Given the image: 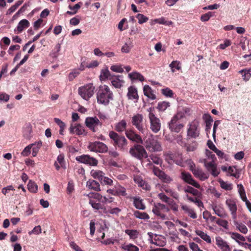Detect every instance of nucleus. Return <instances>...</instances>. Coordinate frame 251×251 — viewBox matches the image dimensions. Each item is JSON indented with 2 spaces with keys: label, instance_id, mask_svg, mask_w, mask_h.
Listing matches in <instances>:
<instances>
[{
  "label": "nucleus",
  "instance_id": "obj_1",
  "mask_svg": "<svg viewBox=\"0 0 251 251\" xmlns=\"http://www.w3.org/2000/svg\"><path fill=\"white\" fill-rule=\"evenodd\" d=\"M113 94L109 87L106 85L99 86L97 94V102L99 104L106 106L110 100H113Z\"/></svg>",
  "mask_w": 251,
  "mask_h": 251
},
{
  "label": "nucleus",
  "instance_id": "obj_2",
  "mask_svg": "<svg viewBox=\"0 0 251 251\" xmlns=\"http://www.w3.org/2000/svg\"><path fill=\"white\" fill-rule=\"evenodd\" d=\"M109 136L111 140L112 144L119 150L124 151L128 144L125 136L119 135L114 131H110Z\"/></svg>",
  "mask_w": 251,
  "mask_h": 251
},
{
  "label": "nucleus",
  "instance_id": "obj_3",
  "mask_svg": "<svg viewBox=\"0 0 251 251\" xmlns=\"http://www.w3.org/2000/svg\"><path fill=\"white\" fill-rule=\"evenodd\" d=\"M141 144H134L130 148L129 152L132 157L142 161L144 158H148L149 155L145 147Z\"/></svg>",
  "mask_w": 251,
  "mask_h": 251
},
{
  "label": "nucleus",
  "instance_id": "obj_4",
  "mask_svg": "<svg viewBox=\"0 0 251 251\" xmlns=\"http://www.w3.org/2000/svg\"><path fill=\"white\" fill-rule=\"evenodd\" d=\"M144 145L146 149L151 152L160 151L162 150L161 144L153 135H151L145 140Z\"/></svg>",
  "mask_w": 251,
  "mask_h": 251
},
{
  "label": "nucleus",
  "instance_id": "obj_5",
  "mask_svg": "<svg viewBox=\"0 0 251 251\" xmlns=\"http://www.w3.org/2000/svg\"><path fill=\"white\" fill-rule=\"evenodd\" d=\"M131 123L142 134L147 133L148 129L144 122V116L141 114L134 115L131 119Z\"/></svg>",
  "mask_w": 251,
  "mask_h": 251
},
{
  "label": "nucleus",
  "instance_id": "obj_6",
  "mask_svg": "<svg viewBox=\"0 0 251 251\" xmlns=\"http://www.w3.org/2000/svg\"><path fill=\"white\" fill-rule=\"evenodd\" d=\"M187 136L188 138H196L200 135L199 123L196 120L190 123L187 126Z\"/></svg>",
  "mask_w": 251,
  "mask_h": 251
},
{
  "label": "nucleus",
  "instance_id": "obj_7",
  "mask_svg": "<svg viewBox=\"0 0 251 251\" xmlns=\"http://www.w3.org/2000/svg\"><path fill=\"white\" fill-rule=\"evenodd\" d=\"M181 118L180 115L176 114L172 118L169 123V128L172 132L178 133L184 127V125L179 121Z\"/></svg>",
  "mask_w": 251,
  "mask_h": 251
},
{
  "label": "nucleus",
  "instance_id": "obj_8",
  "mask_svg": "<svg viewBox=\"0 0 251 251\" xmlns=\"http://www.w3.org/2000/svg\"><path fill=\"white\" fill-rule=\"evenodd\" d=\"M93 83H89L86 85L78 88V94L84 100H88L91 97L94 93V87Z\"/></svg>",
  "mask_w": 251,
  "mask_h": 251
},
{
  "label": "nucleus",
  "instance_id": "obj_9",
  "mask_svg": "<svg viewBox=\"0 0 251 251\" xmlns=\"http://www.w3.org/2000/svg\"><path fill=\"white\" fill-rule=\"evenodd\" d=\"M149 118L151 125V129L153 132L157 133L161 129L160 120L152 112L149 113Z\"/></svg>",
  "mask_w": 251,
  "mask_h": 251
},
{
  "label": "nucleus",
  "instance_id": "obj_10",
  "mask_svg": "<svg viewBox=\"0 0 251 251\" xmlns=\"http://www.w3.org/2000/svg\"><path fill=\"white\" fill-rule=\"evenodd\" d=\"M169 209L167 206L160 203L154 204L152 210L154 214L160 217L162 219L165 218L164 213L169 211Z\"/></svg>",
  "mask_w": 251,
  "mask_h": 251
},
{
  "label": "nucleus",
  "instance_id": "obj_11",
  "mask_svg": "<svg viewBox=\"0 0 251 251\" xmlns=\"http://www.w3.org/2000/svg\"><path fill=\"white\" fill-rule=\"evenodd\" d=\"M95 179H98L102 185L111 186L113 185V180L104 176V174L101 171H95Z\"/></svg>",
  "mask_w": 251,
  "mask_h": 251
},
{
  "label": "nucleus",
  "instance_id": "obj_12",
  "mask_svg": "<svg viewBox=\"0 0 251 251\" xmlns=\"http://www.w3.org/2000/svg\"><path fill=\"white\" fill-rule=\"evenodd\" d=\"M125 134L129 140L135 142L136 144L143 143L142 137L132 129L126 130Z\"/></svg>",
  "mask_w": 251,
  "mask_h": 251
},
{
  "label": "nucleus",
  "instance_id": "obj_13",
  "mask_svg": "<svg viewBox=\"0 0 251 251\" xmlns=\"http://www.w3.org/2000/svg\"><path fill=\"white\" fill-rule=\"evenodd\" d=\"M181 178L185 182L192 185L197 188L201 187L200 185L193 178L190 173L182 172L181 173Z\"/></svg>",
  "mask_w": 251,
  "mask_h": 251
},
{
  "label": "nucleus",
  "instance_id": "obj_14",
  "mask_svg": "<svg viewBox=\"0 0 251 251\" xmlns=\"http://www.w3.org/2000/svg\"><path fill=\"white\" fill-rule=\"evenodd\" d=\"M107 201V199L105 197H102L100 194L95 193V209L105 210V204Z\"/></svg>",
  "mask_w": 251,
  "mask_h": 251
},
{
  "label": "nucleus",
  "instance_id": "obj_15",
  "mask_svg": "<svg viewBox=\"0 0 251 251\" xmlns=\"http://www.w3.org/2000/svg\"><path fill=\"white\" fill-rule=\"evenodd\" d=\"M226 204L231 212L232 219L236 220L237 218V207L235 201L232 199H227L226 201Z\"/></svg>",
  "mask_w": 251,
  "mask_h": 251
},
{
  "label": "nucleus",
  "instance_id": "obj_16",
  "mask_svg": "<svg viewBox=\"0 0 251 251\" xmlns=\"http://www.w3.org/2000/svg\"><path fill=\"white\" fill-rule=\"evenodd\" d=\"M75 159L77 161L89 165L90 166H94V158L90 157L88 155H82L76 157Z\"/></svg>",
  "mask_w": 251,
  "mask_h": 251
},
{
  "label": "nucleus",
  "instance_id": "obj_17",
  "mask_svg": "<svg viewBox=\"0 0 251 251\" xmlns=\"http://www.w3.org/2000/svg\"><path fill=\"white\" fill-rule=\"evenodd\" d=\"M69 130L71 134L76 133L78 135L86 134L85 129L80 124H71Z\"/></svg>",
  "mask_w": 251,
  "mask_h": 251
},
{
  "label": "nucleus",
  "instance_id": "obj_18",
  "mask_svg": "<svg viewBox=\"0 0 251 251\" xmlns=\"http://www.w3.org/2000/svg\"><path fill=\"white\" fill-rule=\"evenodd\" d=\"M212 208L214 211V213L218 216L222 218L227 217V215L222 206L217 204H213L212 206Z\"/></svg>",
  "mask_w": 251,
  "mask_h": 251
},
{
  "label": "nucleus",
  "instance_id": "obj_19",
  "mask_svg": "<svg viewBox=\"0 0 251 251\" xmlns=\"http://www.w3.org/2000/svg\"><path fill=\"white\" fill-rule=\"evenodd\" d=\"M93 67H94V61H92L90 63H88L87 61L84 60L82 62L79 70H75L72 73L76 77L80 74L79 70L83 71L85 69V67L90 68H93Z\"/></svg>",
  "mask_w": 251,
  "mask_h": 251
},
{
  "label": "nucleus",
  "instance_id": "obj_20",
  "mask_svg": "<svg viewBox=\"0 0 251 251\" xmlns=\"http://www.w3.org/2000/svg\"><path fill=\"white\" fill-rule=\"evenodd\" d=\"M216 245L222 250L225 249H227L228 250H231V249L227 243L223 240L220 236L215 237Z\"/></svg>",
  "mask_w": 251,
  "mask_h": 251
},
{
  "label": "nucleus",
  "instance_id": "obj_21",
  "mask_svg": "<svg viewBox=\"0 0 251 251\" xmlns=\"http://www.w3.org/2000/svg\"><path fill=\"white\" fill-rule=\"evenodd\" d=\"M127 96L129 100H138L139 96L137 93V89L134 86H130L128 87Z\"/></svg>",
  "mask_w": 251,
  "mask_h": 251
},
{
  "label": "nucleus",
  "instance_id": "obj_22",
  "mask_svg": "<svg viewBox=\"0 0 251 251\" xmlns=\"http://www.w3.org/2000/svg\"><path fill=\"white\" fill-rule=\"evenodd\" d=\"M114 76L115 75L111 74L107 69H103L99 77L101 81H105L107 79H112Z\"/></svg>",
  "mask_w": 251,
  "mask_h": 251
},
{
  "label": "nucleus",
  "instance_id": "obj_23",
  "mask_svg": "<svg viewBox=\"0 0 251 251\" xmlns=\"http://www.w3.org/2000/svg\"><path fill=\"white\" fill-rule=\"evenodd\" d=\"M194 175L201 180H204L208 178V175L201 169H195L192 171Z\"/></svg>",
  "mask_w": 251,
  "mask_h": 251
},
{
  "label": "nucleus",
  "instance_id": "obj_24",
  "mask_svg": "<svg viewBox=\"0 0 251 251\" xmlns=\"http://www.w3.org/2000/svg\"><path fill=\"white\" fill-rule=\"evenodd\" d=\"M231 237L232 239L235 240L239 245L241 246H244V243L242 242H244L246 240V238L243 235L240 234L236 232H232L231 233Z\"/></svg>",
  "mask_w": 251,
  "mask_h": 251
},
{
  "label": "nucleus",
  "instance_id": "obj_25",
  "mask_svg": "<svg viewBox=\"0 0 251 251\" xmlns=\"http://www.w3.org/2000/svg\"><path fill=\"white\" fill-rule=\"evenodd\" d=\"M108 148L103 143L95 141V152L104 153L107 152Z\"/></svg>",
  "mask_w": 251,
  "mask_h": 251
},
{
  "label": "nucleus",
  "instance_id": "obj_26",
  "mask_svg": "<svg viewBox=\"0 0 251 251\" xmlns=\"http://www.w3.org/2000/svg\"><path fill=\"white\" fill-rule=\"evenodd\" d=\"M133 204L136 208L141 210H144L146 208V206L143 202V200L140 197H133Z\"/></svg>",
  "mask_w": 251,
  "mask_h": 251
},
{
  "label": "nucleus",
  "instance_id": "obj_27",
  "mask_svg": "<svg viewBox=\"0 0 251 251\" xmlns=\"http://www.w3.org/2000/svg\"><path fill=\"white\" fill-rule=\"evenodd\" d=\"M144 95L151 100H155L156 96L153 94L152 90L150 86L148 85L144 86L143 88Z\"/></svg>",
  "mask_w": 251,
  "mask_h": 251
},
{
  "label": "nucleus",
  "instance_id": "obj_28",
  "mask_svg": "<svg viewBox=\"0 0 251 251\" xmlns=\"http://www.w3.org/2000/svg\"><path fill=\"white\" fill-rule=\"evenodd\" d=\"M127 126V123L124 120H122L115 125V130L118 132L126 131Z\"/></svg>",
  "mask_w": 251,
  "mask_h": 251
},
{
  "label": "nucleus",
  "instance_id": "obj_29",
  "mask_svg": "<svg viewBox=\"0 0 251 251\" xmlns=\"http://www.w3.org/2000/svg\"><path fill=\"white\" fill-rule=\"evenodd\" d=\"M29 25V22L26 19H23L19 23L17 26V30L18 33H21L25 28L28 27Z\"/></svg>",
  "mask_w": 251,
  "mask_h": 251
},
{
  "label": "nucleus",
  "instance_id": "obj_30",
  "mask_svg": "<svg viewBox=\"0 0 251 251\" xmlns=\"http://www.w3.org/2000/svg\"><path fill=\"white\" fill-rule=\"evenodd\" d=\"M196 234L199 236L202 239L208 244L212 243L211 237L206 233L200 230H196L195 231Z\"/></svg>",
  "mask_w": 251,
  "mask_h": 251
},
{
  "label": "nucleus",
  "instance_id": "obj_31",
  "mask_svg": "<svg viewBox=\"0 0 251 251\" xmlns=\"http://www.w3.org/2000/svg\"><path fill=\"white\" fill-rule=\"evenodd\" d=\"M181 208L186 213L188 214V215L193 219H196L197 218V215L194 210L191 208H190L186 205H182Z\"/></svg>",
  "mask_w": 251,
  "mask_h": 251
},
{
  "label": "nucleus",
  "instance_id": "obj_32",
  "mask_svg": "<svg viewBox=\"0 0 251 251\" xmlns=\"http://www.w3.org/2000/svg\"><path fill=\"white\" fill-rule=\"evenodd\" d=\"M135 182L138 184L139 186L142 187L143 189L148 190L150 189V186L144 181L140 177L136 176L134 178Z\"/></svg>",
  "mask_w": 251,
  "mask_h": 251
},
{
  "label": "nucleus",
  "instance_id": "obj_33",
  "mask_svg": "<svg viewBox=\"0 0 251 251\" xmlns=\"http://www.w3.org/2000/svg\"><path fill=\"white\" fill-rule=\"evenodd\" d=\"M239 73L242 75L243 79L247 81L251 77V69H245L239 71Z\"/></svg>",
  "mask_w": 251,
  "mask_h": 251
},
{
  "label": "nucleus",
  "instance_id": "obj_34",
  "mask_svg": "<svg viewBox=\"0 0 251 251\" xmlns=\"http://www.w3.org/2000/svg\"><path fill=\"white\" fill-rule=\"evenodd\" d=\"M120 77V75H115L112 79H110L111 80L112 84L113 86L117 88H120L122 86V83L124 82L123 80H121L119 79Z\"/></svg>",
  "mask_w": 251,
  "mask_h": 251
},
{
  "label": "nucleus",
  "instance_id": "obj_35",
  "mask_svg": "<svg viewBox=\"0 0 251 251\" xmlns=\"http://www.w3.org/2000/svg\"><path fill=\"white\" fill-rule=\"evenodd\" d=\"M184 192L185 193L192 194L194 196L198 197H200L201 195V193L200 191L190 186H187L184 189Z\"/></svg>",
  "mask_w": 251,
  "mask_h": 251
},
{
  "label": "nucleus",
  "instance_id": "obj_36",
  "mask_svg": "<svg viewBox=\"0 0 251 251\" xmlns=\"http://www.w3.org/2000/svg\"><path fill=\"white\" fill-rule=\"evenodd\" d=\"M129 78L132 80H139L143 81L145 79L144 77L139 73L133 72L128 74Z\"/></svg>",
  "mask_w": 251,
  "mask_h": 251
},
{
  "label": "nucleus",
  "instance_id": "obj_37",
  "mask_svg": "<svg viewBox=\"0 0 251 251\" xmlns=\"http://www.w3.org/2000/svg\"><path fill=\"white\" fill-rule=\"evenodd\" d=\"M134 216L136 218L143 220H148L150 219L149 215L146 212H141L136 210L134 212Z\"/></svg>",
  "mask_w": 251,
  "mask_h": 251
},
{
  "label": "nucleus",
  "instance_id": "obj_38",
  "mask_svg": "<svg viewBox=\"0 0 251 251\" xmlns=\"http://www.w3.org/2000/svg\"><path fill=\"white\" fill-rule=\"evenodd\" d=\"M204 118L206 124L205 130L207 132L210 129L213 120L209 114H205Z\"/></svg>",
  "mask_w": 251,
  "mask_h": 251
},
{
  "label": "nucleus",
  "instance_id": "obj_39",
  "mask_svg": "<svg viewBox=\"0 0 251 251\" xmlns=\"http://www.w3.org/2000/svg\"><path fill=\"white\" fill-rule=\"evenodd\" d=\"M125 233L129 236L131 239H135L138 237L139 231L135 229H126Z\"/></svg>",
  "mask_w": 251,
  "mask_h": 251
},
{
  "label": "nucleus",
  "instance_id": "obj_40",
  "mask_svg": "<svg viewBox=\"0 0 251 251\" xmlns=\"http://www.w3.org/2000/svg\"><path fill=\"white\" fill-rule=\"evenodd\" d=\"M54 122L59 126L60 127L59 129V133L61 135H64L63 132L65 129V127L66 126L65 124L62 122L61 120H60L59 119L55 118L54 119Z\"/></svg>",
  "mask_w": 251,
  "mask_h": 251
},
{
  "label": "nucleus",
  "instance_id": "obj_41",
  "mask_svg": "<svg viewBox=\"0 0 251 251\" xmlns=\"http://www.w3.org/2000/svg\"><path fill=\"white\" fill-rule=\"evenodd\" d=\"M28 190L32 193H36L38 190L37 185L32 180H30L27 184Z\"/></svg>",
  "mask_w": 251,
  "mask_h": 251
},
{
  "label": "nucleus",
  "instance_id": "obj_42",
  "mask_svg": "<svg viewBox=\"0 0 251 251\" xmlns=\"http://www.w3.org/2000/svg\"><path fill=\"white\" fill-rule=\"evenodd\" d=\"M85 124L88 127L94 131V118H87L85 120Z\"/></svg>",
  "mask_w": 251,
  "mask_h": 251
},
{
  "label": "nucleus",
  "instance_id": "obj_43",
  "mask_svg": "<svg viewBox=\"0 0 251 251\" xmlns=\"http://www.w3.org/2000/svg\"><path fill=\"white\" fill-rule=\"evenodd\" d=\"M170 106V103L167 101L159 102L158 103L157 108L160 111H164Z\"/></svg>",
  "mask_w": 251,
  "mask_h": 251
},
{
  "label": "nucleus",
  "instance_id": "obj_44",
  "mask_svg": "<svg viewBox=\"0 0 251 251\" xmlns=\"http://www.w3.org/2000/svg\"><path fill=\"white\" fill-rule=\"evenodd\" d=\"M219 183L220 186L223 189L226 190H231L232 189V185L231 183H228L226 182H225L223 180H220Z\"/></svg>",
  "mask_w": 251,
  "mask_h": 251
},
{
  "label": "nucleus",
  "instance_id": "obj_45",
  "mask_svg": "<svg viewBox=\"0 0 251 251\" xmlns=\"http://www.w3.org/2000/svg\"><path fill=\"white\" fill-rule=\"evenodd\" d=\"M35 146H32V154L33 156H36L39 151V149L41 148L42 146V142H39L37 143H35Z\"/></svg>",
  "mask_w": 251,
  "mask_h": 251
},
{
  "label": "nucleus",
  "instance_id": "obj_46",
  "mask_svg": "<svg viewBox=\"0 0 251 251\" xmlns=\"http://www.w3.org/2000/svg\"><path fill=\"white\" fill-rule=\"evenodd\" d=\"M236 227L238 230L243 234H246L248 232V229L247 226L242 223H237L236 224Z\"/></svg>",
  "mask_w": 251,
  "mask_h": 251
},
{
  "label": "nucleus",
  "instance_id": "obj_47",
  "mask_svg": "<svg viewBox=\"0 0 251 251\" xmlns=\"http://www.w3.org/2000/svg\"><path fill=\"white\" fill-rule=\"evenodd\" d=\"M162 94L167 97L172 98L173 97L174 93L172 90L169 88L162 89L161 90Z\"/></svg>",
  "mask_w": 251,
  "mask_h": 251
},
{
  "label": "nucleus",
  "instance_id": "obj_48",
  "mask_svg": "<svg viewBox=\"0 0 251 251\" xmlns=\"http://www.w3.org/2000/svg\"><path fill=\"white\" fill-rule=\"evenodd\" d=\"M158 197L162 201L166 203L170 204L171 202L173 201L163 193H159L158 195Z\"/></svg>",
  "mask_w": 251,
  "mask_h": 251
},
{
  "label": "nucleus",
  "instance_id": "obj_49",
  "mask_svg": "<svg viewBox=\"0 0 251 251\" xmlns=\"http://www.w3.org/2000/svg\"><path fill=\"white\" fill-rule=\"evenodd\" d=\"M35 144H30L26 146L21 152V154L24 156H27L31 152V149L32 146H35Z\"/></svg>",
  "mask_w": 251,
  "mask_h": 251
},
{
  "label": "nucleus",
  "instance_id": "obj_50",
  "mask_svg": "<svg viewBox=\"0 0 251 251\" xmlns=\"http://www.w3.org/2000/svg\"><path fill=\"white\" fill-rule=\"evenodd\" d=\"M106 230H108V227L105 224L101 225L100 228L98 230V233H101V235L100 236L101 239H103L105 237V231Z\"/></svg>",
  "mask_w": 251,
  "mask_h": 251
},
{
  "label": "nucleus",
  "instance_id": "obj_51",
  "mask_svg": "<svg viewBox=\"0 0 251 251\" xmlns=\"http://www.w3.org/2000/svg\"><path fill=\"white\" fill-rule=\"evenodd\" d=\"M216 223L226 229L228 228V222L226 220H222L218 218V219L216 220Z\"/></svg>",
  "mask_w": 251,
  "mask_h": 251
},
{
  "label": "nucleus",
  "instance_id": "obj_52",
  "mask_svg": "<svg viewBox=\"0 0 251 251\" xmlns=\"http://www.w3.org/2000/svg\"><path fill=\"white\" fill-rule=\"evenodd\" d=\"M123 249L127 251H139V248L137 246L131 244L125 246L123 247Z\"/></svg>",
  "mask_w": 251,
  "mask_h": 251
},
{
  "label": "nucleus",
  "instance_id": "obj_53",
  "mask_svg": "<svg viewBox=\"0 0 251 251\" xmlns=\"http://www.w3.org/2000/svg\"><path fill=\"white\" fill-rule=\"evenodd\" d=\"M136 18L138 19V23L140 24L146 23L149 20V18L147 17L144 16L142 14H138L136 16Z\"/></svg>",
  "mask_w": 251,
  "mask_h": 251
},
{
  "label": "nucleus",
  "instance_id": "obj_54",
  "mask_svg": "<svg viewBox=\"0 0 251 251\" xmlns=\"http://www.w3.org/2000/svg\"><path fill=\"white\" fill-rule=\"evenodd\" d=\"M160 179L164 183H170L173 181V179L165 173L161 176Z\"/></svg>",
  "mask_w": 251,
  "mask_h": 251
},
{
  "label": "nucleus",
  "instance_id": "obj_55",
  "mask_svg": "<svg viewBox=\"0 0 251 251\" xmlns=\"http://www.w3.org/2000/svg\"><path fill=\"white\" fill-rule=\"evenodd\" d=\"M175 140L177 144L180 145L182 147H185L186 146V143L183 139L182 136L181 135H178L175 138Z\"/></svg>",
  "mask_w": 251,
  "mask_h": 251
},
{
  "label": "nucleus",
  "instance_id": "obj_56",
  "mask_svg": "<svg viewBox=\"0 0 251 251\" xmlns=\"http://www.w3.org/2000/svg\"><path fill=\"white\" fill-rule=\"evenodd\" d=\"M150 158L152 162L157 165L160 164L162 163L161 159L157 155L151 154L150 155Z\"/></svg>",
  "mask_w": 251,
  "mask_h": 251
},
{
  "label": "nucleus",
  "instance_id": "obj_57",
  "mask_svg": "<svg viewBox=\"0 0 251 251\" xmlns=\"http://www.w3.org/2000/svg\"><path fill=\"white\" fill-rule=\"evenodd\" d=\"M213 16V14L211 12H208L207 13L203 14L201 17V20L202 22L208 21L209 19Z\"/></svg>",
  "mask_w": 251,
  "mask_h": 251
},
{
  "label": "nucleus",
  "instance_id": "obj_58",
  "mask_svg": "<svg viewBox=\"0 0 251 251\" xmlns=\"http://www.w3.org/2000/svg\"><path fill=\"white\" fill-rule=\"evenodd\" d=\"M116 196H126V189L123 187H120L116 189Z\"/></svg>",
  "mask_w": 251,
  "mask_h": 251
},
{
  "label": "nucleus",
  "instance_id": "obj_59",
  "mask_svg": "<svg viewBox=\"0 0 251 251\" xmlns=\"http://www.w3.org/2000/svg\"><path fill=\"white\" fill-rule=\"evenodd\" d=\"M154 240H155V242H153L152 240H151L150 241V243L152 244H154L156 246H159V247H163L165 245V242L164 241H162L159 240V238H154Z\"/></svg>",
  "mask_w": 251,
  "mask_h": 251
},
{
  "label": "nucleus",
  "instance_id": "obj_60",
  "mask_svg": "<svg viewBox=\"0 0 251 251\" xmlns=\"http://www.w3.org/2000/svg\"><path fill=\"white\" fill-rule=\"evenodd\" d=\"M153 173L156 176H158L159 178L161 177V176L164 173L163 171L160 170L158 167H155L154 166H153Z\"/></svg>",
  "mask_w": 251,
  "mask_h": 251
},
{
  "label": "nucleus",
  "instance_id": "obj_61",
  "mask_svg": "<svg viewBox=\"0 0 251 251\" xmlns=\"http://www.w3.org/2000/svg\"><path fill=\"white\" fill-rule=\"evenodd\" d=\"M170 67L171 68L173 72H175L174 68H176L177 70H179L181 69V67L179 66V62L177 61H173L170 64Z\"/></svg>",
  "mask_w": 251,
  "mask_h": 251
},
{
  "label": "nucleus",
  "instance_id": "obj_62",
  "mask_svg": "<svg viewBox=\"0 0 251 251\" xmlns=\"http://www.w3.org/2000/svg\"><path fill=\"white\" fill-rule=\"evenodd\" d=\"M82 5V3L81 2H79L77 4H75L74 6H71V5H69V8L72 10L73 12H75V14L77 12L78 10L81 7Z\"/></svg>",
  "mask_w": 251,
  "mask_h": 251
},
{
  "label": "nucleus",
  "instance_id": "obj_63",
  "mask_svg": "<svg viewBox=\"0 0 251 251\" xmlns=\"http://www.w3.org/2000/svg\"><path fill=\"white\" fill-rule=\"evenodd\" d=\"M110 70L113 72L116 73H123L124 72L123 69L122 68L121 66L119 65H112L110 67Z\"/></svg>",
  "mask_w": 251,
  "mask_h": 251
},
{
  "label": "nucleus",
  "instance_id": "obj_64",
  "mask_svg": "<svg viewBox=\"0 0 251 251\" xmlns=\"http://www.w3.org/2000/svg\"><path fill=\"white\" fill-rule=\"evenodd\" d=\"M190 248L193 251H203L199 247V246L195 243H190Z\"/></svg>",
  "mask_w": 251,
  "mask_h": 251
}]
</instances>
